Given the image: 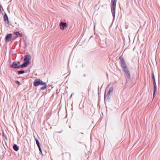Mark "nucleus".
Here are the masks:
<instances>
[{
	"instance_id": "f257e3e1",
	"label": "nucleus",
	"mask_w": 160,
	"mask_h": 160,
	"mask_svg": "<svg viewBox=\"0 0 160 160\" xmlns=\"http://www.w3.org/2000/svg\"><path fill=\"white\" fill-rule=\"evenodd\" d=\"M31 59V57L30 55H27L25 56L24 61L25 62L22 65L21 67L22 68L26 67L28 65L30 64V60Z\"/></svg>"
},
{
	"instance_id": "f03ea898",
	"label": "nucleus",
	"mask_w": 160,
	"mask_h": 160,
	"mask_svg": "<svg viewBox=\"0 0 160 160\" xmlns=\"http://www.w3.org/2000/svg\"><path fill=\"white\" fill-rule=\"evenodd\" d=\"M33 84L35 86H37L39 85H46V82H43L40 79H36L34 81Z\"/></svg>"
},
{
	"instance_id": "7ed1b4c3",
	"label": "nucleus",
	"mask_w": 160,
	"mask_h": 160,
	"mask_svg": "<svg viewBox=\"0 0 160 160\" xmlns=\"http://www.w3.org/2000/svg\"><path fill=\"white\" fill-rule=\"evenodd\" d=\"M20 67V62H18L17 63L16 62H14L12 64L11 66V68H18Z\"/></svg>"
},
{
	"instance_id": "20e7f679",
	"label": "nucleus",
	"mask_w": 160,
	"mask_h": 160,
	"mask_svg": "<svg viewBox=\"0 0 160 160\" xmlns=\"http://www.w3.org/2000/svg\"><path fill=\"white\" fill-rule=\"evenodd\" d=\"M59 26L60 27V29L62 30H64L68 27L67 23L63 22H61L60 23Z\"/></svg>"
},
{
	"instance_id": "39448f33",
	"label": "nucleus",
	"mask_w": 160,
	"mask_h": 160,
	"mask_svg": "<svg viewBox=\"0 0 160 160\" xmlns=\"http://www.w3.org/2000/svg\"><path fill=\"white\" fill-rule=\"evenodd\" d=\"M12 34H8L5 38L6 42H7L10 41L12 38Z\"/></svg>"
},
{
	"instance_id": "423d86ee",
	"label": "nucleus",
	"mask_w": 160,
	"mask_h": 160,
	"mask_svg": "<svg viewBox=\"0 0 160 160\" xmlns=\"http://www.w3.org/2000/svg\"><path fill=\"white\" fill-rule=\"evenodd\" d=\"M119 58L120 59V62L121 63V67L122 68L126 66L127 65L125 63L124 59L123 58H121V57H120Z\"/></svg>"
},
{
	"instance_id": "0eeeda50",
	"label": "nucleus",
	"mask_w": 160,
	"mask_h": 160,
	"mask_svg": "<svg viewBox=\"0 0 160 160\" xmlns=\"http://www.w3.org/2000/svg\"><path fill=\"white\" fill-rule=\"evenodd\" d=\"M112 90H113L112 88H110L107 94H106V93H105L104 96L105 99H108V98H109V97L110 93L112 92Z\"/></svg>"
},
{
	"instance_id": "6e6552de",
	"label": "nucleus",
	"mask_w": 160,
	"mask_h": 160,
	"mask_svg": "<svg viewBox=\"0 0 160 160\" xmlns=\"http://www.w3.org/2000/svg\"><path fill=\"white\" fill-rule=\"evenodd\" d=\"M116 5H112L111 11L113 15H115V11L116 9Z\"/></svg>"
},
{
	"instance_id": "1a4fd4ad",
	"label": "nucleus",
	"mask_w": 160,
	"mask_h": 160,
	"mask_svg": "<svg viewBox=\"0 0 160 160\" xmlns=\"http://www.w3.org/2000/svg\"><path fill=\"white\" fill-rule=\"evenodd\" d=\"M152 80L154 86V94L157 91L156 84L155 82V79L153 80Z\"/></svg>"
},
{
	"instance_id": "9d476101",
	"label": "nucleus",
	"mask_w": 160,
	"mask_h": 160,
	"mask_svg": "<svg viewBox=\"0 0 160 160\" xmlns=\"http://www.w3.org/2000/svg\"><path fill=\"white\" fill-rule=\"evenodd\" d=\"M125 76L128 78H129L130 77V73L129 70L124 72Z\"/></svg>"
},
{
	"instance_id": "9b49d317",
	"label": "nucleus",
	"mask_w": 160,
	"mask_h": 160,
	"mask_svg": "<svg viewBox=\"0 0 160 160\" xmlns=\"http://www.w3.org/2000/svg\"><path fill=\"white\" fill-rule=\"evenodd\" d=\"M3 18L4 21L6 22V21H7L8 22V16L6 13L4 14Z\"/></svg>"
},
{
	"instance_id": "f8f14e48",
	"label": "nucleus",
	"mask_w": 160,
	"mask_h": 160,
	"mask_svg": "<svg viewBox=\"0 0 160 160\" xmlns=\"http://www.w3.org/2000/svg\"><path fill=\"white\" fill-rule=\"evenodd\" d=\"M13 149L16 151H17L18 150V148L16 144H14L13 145Z\"/></svg>"
},
{
	"instance_id": "ddd939ff",
	"label": "nucleus",
	"mask_w": 160,
	"mask_h": 160,
	"mask_svg": "<svg viewBox=\"0 0 160 160\" xmlns=\"http://www.w3.org/2000/svg\"><path fill=\"white\" fill-rule=\"evenodd\" d=\"M14 34L16 35L17 37H21L22 36L21 34L19 32H14Z\"/></svg>"
},
{
	"instance_id": "4468645a",
	"label": "nucleus",
	"mask_w": 160,
	"mask_h": 160,
	"mask_svg": "<svg viewBox=\"0 0 160 160\" xmlns=\"http://www.w3.org/2000/svg\"><path fill=\"white\" fill-rule=\"evenodd\" d=\"M122 68L123 69L124 72L129 70L127 66Z\"/></svg>"
},
{
	"instance_id": "2eb2a0df",
	"label": "nucleus",
	"mask_w": 160,
	"mask_h": 160,
	"mask_svg": "<svg viewBox=\"0 0 160 160\" xmlns=\"http://www.w3.org/2000/svg\"><path fill=\"white\" fill-rule=\"evenodd\" d=\"M117 0H112V5H116Z\"/></svg>"
},
{
	"instance_id": "dca6fc26",
	"label": "nucleus",
	"mask_w": 160,
	"mask_h": 160,
	"mask_svg": "<svg viewBox=\"0 0 160 160\" xmlns=\"http://www.w3.org/2000/svg\"><path fill=\"white\" fill-rule=\"evenodd\" d=\"M35 140H36V143L38 147L40 146V143H39V142L37 138H36L35 139Z\"/></svg>"
},
{
	"instance_id": "f3484780",
	"label": "nucleus",
	"mask_w": 160,
	"mask_h": 160,
	"mask_svg": "<svg viewBox=\"0 0 160 160\" xmlns=\"http://www.w3.org/2000/svg\"><path fill=\"white\" fill-rule=\"evenodd\" d=\"M44 86L43 87H42L41 88V89L42 90H44L45 89H46L47 88V86L46 85H43Z\"/></svg>"
},
{
	"instance_id": "a211bd4d",
	"label": "nucleus",
	"mask_w": 160,
	"mask_h": 160,
	"mask_svg": "<svg viewBox=\"0 0 160 160\" xmlns=\"http://www.w3.org/2000/svg\"><path fill=\"white\" fill-rule=\"evenodd\" d=\"M18 73L19 74H22V73H23L24 72V71H18Z\"/></svg>"
},
{
	"instance_id": "6ab92c4d",
	"label": "nucleus",
	"mask_w": 160,
	"mask_h": 160,
	"mask_svg": "<svg viewBox=\"0 0 160 160\" xmlns=\"http://www.w3.org/2000/svg\"><path fill=\"white\" fill-rule=\"evenodd\" d=\"M152 80H154V79H155L153 73H152Z\"/></svg>"
},
{
	"instance_id": "aec40b11",
	"label": "nucleus",
	"mask_w": 160,
	"mask_h": 160,
	"mask_svg": "<svg viewBox=\"0 0 160 160\" xmlns=\"http://www.w3.org/2000/svg\"><path fill=\"white\" fill-rule=\"evenodd\" d=\"M38 148H39V149L40 152H41V153H42V151L41 149L40 146L38 147Z\"/></svg>"
},
{
	"instance_id": "412c9836",
	"label": "nucleus",
	"mask_w": 160,
	"mask_h": 160,
	"mask_svg": "<svg viewBox=\"0 0 160 160\" xmlns=\"http://www.w3.org/2000/svg\"><path fill=\"white\" fill-rule=\"evenodd\" d=\"M15 82L16 83H17L19 85H20L21 84V83H20L18 81H16Z\"/></svg>"
}]
</instances>
